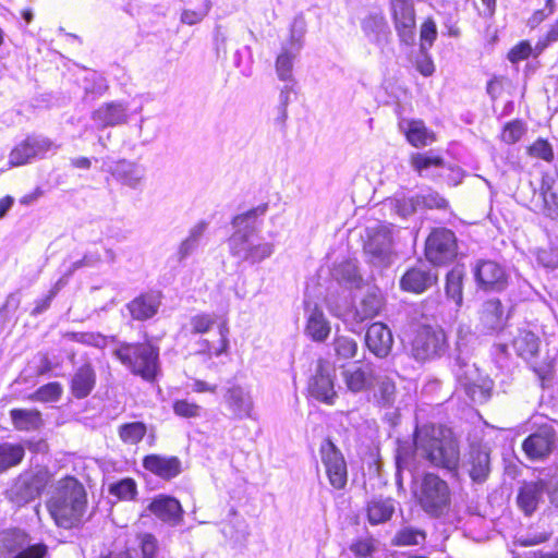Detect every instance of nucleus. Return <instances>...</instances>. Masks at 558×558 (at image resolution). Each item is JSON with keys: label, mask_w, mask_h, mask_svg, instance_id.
Wrapping results in <instances>:
<instances>
[{"label": "nucleus", "mask_w": 558, "mask_h": 558, "mask_svg": "<svg viewBox=\"0 0 558 558\" xmlns=\"http://www.w3.org/2000/svg\"><path fill=\"white\" fill-rule=\"evenodd\" d=\"M457 239L452 231L438 228L426 240L425 255L434 265H442L457 256Z\"/></svg>", "instance_id": "nucleus-10"}, {"label": "nucleus", "mask_w": 558, "mask_h": 558, "mask_svg": "<svg viewBox=\"0 0 558 558\" xmlns=\"http://www.w3.org/2000/svg\"><path fill=\"white\" fill-rule=\"evenodd\" d=\"M480 319L484 328L488 331H495L501 328L504 318L500 301L497 299L486 301L482 306Z\"/></svg>", "instance_id": "nucleus-35"}, {"label": "nucleus", "mask_w": 558, "mask_h": 558, "mask_svg": "<svg viewBox=\"0 0 558 558\" xmlns=\"http://www.w3.org/2000/svg\"><path fill=\"white\" fill-rule=\"evenodd\" d=\"M62 392V387L58 383H49L41 386L33 396L34 400L41 402H50L59 399Z\"/></svg>", "instance_id": "nucleus-53"}, {"label": "nucleus", "mask_w": 558, "mask_h": 558, "mask_svg": "<svg viewBox=\"0 0 558 558\" xmlns=\"http://www.w3.org/2000/svg\"><path fill=\"white\" fill-rule=\"evenodd\" d=\"M114 355L132 373L146 380H153L157 375L158 350L149 343H123Z\"/></svg>", "instance_id": "nucleus-5"}, {"label": "nucleus", "mask_w": 558, "mask_h": 558, "mask_svg": "<svg viewBox=\"0 0 558 558\" xmlns=\"http://www.w3.org/2000/svg\"><path fill=\"white\" fill-rule=\"evenodd\" d=\"M305 336L314 342H325L331 332V325L324 311L317 304L305 303Z\"/></svg>", "instance_id": "nucleus-16"}, {"label": "nucleus", "mask_w": 558, "mask_h": 558, "mask_svg": "<svg viewBox=\"0 0 558 558\" xmlns=\"http://www.w3.org/2000/svg\"><path fill=\"white\" fill-rule=\"evenodd\" d=\"M361 27L369 43L378 47H384L388 43L390 28L381 13H372L365 16Z\"/></svg>", "instance_id": "nucleus-23"}, {"label": "nucleus", "mask_w": 558, "mask_h": 558, "mask_svg": "<svg viewBox=\"0 0 558 558\" xmlns=\"http://www.w3.org/2000/svg\"><path fill=\"white\" fill-rule=\"evenodd\" d=\"M437 177L442 178L449 185L454 186L462 181L464 173L459 167H453L445 162L444 168L437 172Z\"/></svg>", "instance_id": "nucleus-59"}, {"label": "nucleus", "mask_w": 558, "mask_h": 558, "mask_svg": "<svg viewBox=\"0 0 558 558\" xmlns=\"http://www.w3.org/2000/svg\"><path fill=\"white\" fill-rule=\"evenodd\" d=\"M515 353L524 360L533 359L539 350V339L531 330L519 329L511 341Z\"/></svg>", "instance_id": "nucleus-32"}, {"label": "nucleus", "mask_w": 558, "mask_h": 558, "mask_svg": "<svg viewBox=\"0 0 558 558\" xmlns=\"http://www.w3.org/2000/svg\"><path fill=\"white\" fill-rule=\"evenodd\" d=\"M5 546L10 551H17L13 558H44L47 553L46 545L41 543L31 545L27 535L22 531L8 534Z\"/></svg>", "instance_id": "nucleus-20"}, {"label": "nucleus", "mask_w": 558, "mask_h": 558, "mask_svg": "<svg viewBox=\"0 0 558 558\" xmlns=\"http://www.w3.org/2000/svg\"><path fill=\"white\" fill-rule=\"evenodd\" d=\"M82 86L84 89L85 99L95 100L102 96L107 89V80L98 72L86 70L83 77Z\"/></svg>", "instance_id": "nucleus-38"}, {"label": "nucleus", "mask_w": 558, "mask_h": 558, "mask_svg": "<svg viewBox=\"0 0 558 558\" xmlns=\"http://www.w3.org/2000/svg\"><path fill=\"white\" fill-rule=\"evenodd\" d=\"M113 175L124 185L136 189L144 180L145 170L136 163L122 160L116 165Z\"/></svg>", "instance_id": "nucleus-34"}, {"label": "nucleus", "mask_w": 558, "mask_h": 558, "mask_svg": "<svg viewBox=\"0 0 558 558\" xmlns=\"http://www.w3.org/2000/svg\"><path fill=\"white\" fill-rule=\"evenodd\" d=\"M446 350V336L442 329L432 326L420 327L412 340V354L418 361L439 356Z\"/></svg>", "instance_id": "nucleus-9"}, {"label": "nucleus", "mask_w": 558, "mask_h": 558, "mask_svg": "<svg viewBox=\"0 0 558 558\" xmlns=\"http://www.w3.org/2000/svg\"><path fill=\"white\" fill-rule=\"evenodd\" d=\"M400 130L404 133L407 140H430L425 124L421 120H401L399 122Z\"/></svg>", "instance_id": "nucleus-45"}, {"label": "nucleus", "mask_w": 558, "mask_h": 558, "mask_svg": "<svg viewBox=\"0 0 558 558\" xmlns=\"http://www.w3.org/2000/svg\"><path fill=\"white\" fill-rule=\"evenodd\" d=\"M86 493L74 477L58 481L47 507L58 526L71 529L81 523L86 510Z\"/></svg>", "instance_id": "nucleus-3"}, {"label": "nucleus", "mask_w": 558, "mask_h": 558, "mask_svg": "<svg viewBox=\"0 0 558 558\" xmlns=\"http://www.w3.org/2000/svg\"><path fill=\"white\" fill-rule=\"evenodd\" d=\"M437 38V25L432 17H427L420 28V52H426Z\"/></svg>", "instance_id": "nucleus-47"}, {"label": "nucleus", "mask_w": 558, "mask_h": 558, "mask_svg": "<svg viewBox=\"0 0 558 558\" xmlns=\"http://www.w3.org/2000/svg\"><path fill=\"white\" fill-rule=\"evenodd\" d=\"M469 474L475 482L486 480L490 471L489 449L486 446H471L469 452Z\"/></svg>", "instance_id": "nucleus-28"}, {"label": "nucleus", "mask_w": 558, "mask_h": 558, "mask_svg": "<svg viewBox=\"0 0 558 558\" xmlns=\"http://www.w3.org/2000/svg\"><path fill=\"white\" fill-rule=\"evenodd\" d=\"M350 550L357 558H369L376 550L375 541L371 537L356 539L350 545Z\"/></svg>", "instance_id": "nucleus-54"}, {"label": "nucleus", "mask_w": 558, "mask_h": 558, "mask_svg": "<svg viewBox=\"0 0 558 558\" xmlns=\"http://www.w3.org/2000/svg\"><path fill=\"white\" fill-rule=\"evenodd\" d=\"M146 434V426L141 422L124 424L119 429L120 438L124 442L137 444Z\"/></svg>", "instance_id": "nucleus-49"}, {"label": "nucleus", "mask_w": 558, "mask_h": 558, "mask_svg": "<svg viewBox=\"0 0 558 558\" xmlns=\"http://www.w3.org/2000/svg\"><path fill=\"white\" fill-rule=\"evenodd\" d=\"M129 108L122 101H110L93 112V120L99 126H114L126 122Z\"/></svg>", "instance_id": "nucleus-22"}, {"label": "nucleus", "mask_w": 558, "mask_h": 558, "mask_svg": "<svg viewBox=\"0 0 558 558\" xmlns=\"http://www.w3.org/2000/svg\"><path fill=\"white\" fill-rule=\"evenodd\" d=\"M209 0H205L198 10H184L181 15V22L187 25L199 23L209 12Z\"/></svg>", "instance_id": "nucleus-56"}, {"label": "nucleus", "mask_w": 558, "mask_h": 558, "mask_svg": "<svg viewBox=\"0 0 558 558\" xmlns=\"http://www.w3.org/2000/svg\"><path fill=\"white\" fill-rule=\"evenodd\" d=\"M365 343L377 357H386L392 349V333L385 324L374 323L367 328Z\"/></svg>", "instance_id": "nucleus-18"}, {"label": "nucleus", "mask_w": 558, "mask_h": 558, "mask_svg": "<svg viewBox=\"0 0 558 558\" xmlns=\"http://www.w3.org/2000/svg\"><path fill=\"white\" fill-rule=\"evenodd\" d=\"M545 490V484L539 482L525 483L518 495V505L525 512L531 514L537 508L543 493Z\"/></svg>", "instance_id": "nucleus-33"}, {"label": "nucleus", "mask_w": 558, "mask_h": 558, "mask_svg": "<svg viewBox=\"0 0 558 558\" xmlns=\"http://www.w3.org/2000/svg\"><path fill=\"white\" fill-rule=\"evenodd\" d=\"M415 450L432 465L456 472L460 449L453 433L441 426L423 425L414 434Z\"/></svg>", "instance_id": "nucleus-2"}, {"label": "nucleus", "mask_w": 558, "mask_h": 558, "mask_svg": "<svg viewBox=\"0 0 558 558\" xmlns=\"http://www.w3.org/2000/svg\"><path fill=\"white\" fill-rule=\"evenodd\" d=\"M143 466L165 480L173 478L181 472V462L177 457L149 454L144 458Z\"/></svg>", "instance_id": "nucleus-25"}, {"label": "nucleus", "mask_w": 558, "mask_h": 558, "mask_svg": "<svg viewBox=\"0 0 558 558\" xmlns=\"http://www.w3.org/2000/svg\"><path fill=\"white\" fill-rule=\"evenodd\" d=\"M536 259L542 266L556 269L558 268V250L557 248H539L536 252Z\"/></svg>", "instance_id": "nucleus-57"}, {"label": "nucleus", "mask_w": 558, "mask_h": 558, "mask_svg": "<svg viewBox=\"0 0 558 558\" xmlns=\"http://www.w3.org/2000/svg\"><path fill=\"white\" fill-rule=\"evenodd\" d=\"M556 433L553 426L544 425L530 435L522 444V449L531 460H544L555 448Z\"/></svg>", "instance_id": "nucleus-15"}, {"label": "nucleus", "mask_w": 558, "mask_h": 558, "mask_svg": "<svg viewBox=\"0 0 558 558\" xmlns=\"http://www.w3.org/2000/svg\"><path fill=\"white\" fill-rule=\"evenodd\" d=\"M74 340L81 343L94 345V347H105L106 338L100 333L95 332H81L74 335Z\"/></svg>", "instance_id": "nucleus-63"}, {"label": "nucleus", "mask_w": 558, "mask_h": 558, "mask_svg": "<svg viewBox=\"0 0 558 558\" xmlns=\"http://www.w3.org/2000/svg\"><path fill=\"white\" fill-rule=\"evenodd\" d=\"M524 132V124L519 120H514L505 126L501 140H521Z\"/></svg>", "instance_id": "nucleus-62"}, {"label": "nucleus", "mask_w": 558, "mask_h": 558, "mask_svg": "<svg viewBox=\"0 0 558 558\" xmlns=\"http://www.w3.org/2000/svg\"><path fill=\"white\" fill-rule=\"evenodd\" d=\"M425 539V533L422 530L413 527H404L399 531L395 537V542L400 546L418 545Z\"/></svg>", "instance_id": "nucleus-51"}, {"label": "nucleus", "mask_w": 558, "mask_h": 558, "mask_svg": "<svg viewBox=\"0 0 558 558\" xmlns=\"http://www.w3.org/2000/svg\"><path fill=\"white\" fill-rule=\"evenodd\" d=\"M416 69L424 76H430L435 71L432 58L426 52H421L416 59Z\"/></svg>", "instance_id": "nucleus-64"}, {"label": "nucleus", "mask_w": 558, "mask_h": 558, "mask_svg": "<svg viewBox=\"0 0 558 558\" xmlns=\"http://www.w3.org/2000/svg\"><path fill=\"white\" fill-rule=\"evenodd\" d=\"M375 397L381 407H391L396 400L395 383L388 378L379 381Z\"/></svg>", "instance_id": "nucleus-50"}, {"label": "nucleus", "mask_w": 558, "mask_h": 558, "mask_svg": "<svg viewBox=\"0 0 558 558\" xmlns=\"http://www.w3.org/2000/svg\"><path fill=\"white\" fill-rule=\"evenodd\" d=\"M454 374L459 385L474 402L483 403L489 399L493 381L481 374L474 363L462 359H456Z\"/></svg>", "instance_id": "nucleus-6"}, {"label": "nucleus", "mask_w": 558, "mask_h": 558, "mask_svg": "<svg viewBox=\"0 0 558 558\" xmlns=\"http://www.w3.org/2000/svg\"><path fill=\"white\" fill-rule=\"evenodd\" d=\"M25 450L22 445L0 444V472L17 465L24 458Z\"/></svg>", "instance_id": "nucleus-40"}, {"label": "nucleus", "mask_w": 558, "mask_h": 558, "mask_svg": "<svg viewBox=\"0 0 558 558\" xmlns=\"http://www.w3.org/2000/svg\"><path fill=\"white\" fill-rule=\"evenodd\" d=\"M299 52L300 51H294V49L289 48L288 46L281 47V51L278 54L275 64L276 73L280 81L284 83H294L293 64Z\"/></svg>", "instance_id": "nucleus-37"}, {"label": "nucleus", "mask_w": 558, "mask_h": 558, "mask_svg": "<svg viewBox=\"0 0 558 558\" xmlns=\"http://www.w3.org/2000/svg\"><path fill=\"white\" fill-rule=\"evenodd\" d=\"M464 272L462 268L454 267L447 275L446 293L457 305L462 303V280Z\"/></svg>", "instance_id": "nucleus-44"}, {"label": "nucleus", "mask_w": 558, "mask_h": 558, "mask_svg": "<svg viewBox=\"0 0 558 558\" xmlns=\"http://www.w3.org/2000/svg\"><path fill=\"white\" fill-rule=\"evenodd\" d=\"M161 304V293L150 291L143 293L131 301L128 308L136 320H146L155 316Z\"/></svg>", "instance_id": "nucleus-24"}, {"label": "nucleus", "mask_w": 558, "mask_h": 558, "mask_svg": "<svg viewBox=\"0 0 558 558\" xmlns=\"http://www.w3.org/2000/svg\"><path fill=\"white\" fill-rule=\"evenodd\" d=\"M529 154L532 157L543 159L545 161H551L554 157L553 148L548 142H533L527 148Z\"/></svg>", "instance_id": "nucleus-60"}, {"label": "nucleus", "mask_w": 558, "mask_h": 558, "mask_svg": "<svg viewBox=\"0 0 558 558\" xmlns=\"http://www.w3.org/2000/svg\"><path fill=\"white\" fill-rule=\"evenodd\" d=\"M395 512V504L390 498H376L367 506V517L371 524H379L389 520Z\"/></svg>", "instance_id": "nucleus-39"}, {"label": "nucleus", "mask_w": 558, "mask_h": 558, "mask_svg": "<svg viewBox=\"0 0 558 558\" xmlns=\"http://www.w3.org/2000/svg\"><path fill=\"white\" fill-rule=\"evenodd\" d=\"M364 250L372 264L376 266L389 265L393 255V228L384 223L368 227Z\"/></svg>", "instance_id": "nucleus-7"}, {"label": "nucleus", "mask_w": 558, "mask_h": 558, "mask_svg": "<svg viewBox=\"0 0 558 558\" xmlns=\"http://www.w3.org/2000/svg\"><path fill=\"white\" fill-rule=\"evenodd\" d=\"M142 558H155L158 550V543L154 535L144 533L138 535Z\"/></svg>", "instance_id": "nucleus-55"}, {"label": "nucleus", "mask_w": 558, "mask_h": 558, "mask_svg": "<svg viewBox=\"0 0 558 558\" xmlns=\"http://www.w3.org/2000/svg\"><path fill=\"white\" fill-rule=\"evenodd\" d=\"M384 306V298L378 290L372 289L361 300L355 308L353 319L357 323L378 315Z\"/></svg>", "instance_id": "nucleus-31"}, {"label": "nucleus", "mask_w": 558, "mask_h": 558, "mask_svg": "<svg viewBox=\"0 0 558 558\" xmlns=\"http://www.w3.org/2000/svg\"><path fill=\"white\" fill-rule=\"evenodd\" d=\"M342 378L347 388L352 392H360L367 387L366 372L357 366H351L342 372Z\"/></svg>", "instance_id": "nucleus-43"}, {"label": "nucleus", "mask_w": 558, "mask_h": 558, "mask_svg": "<svg viewBox=\"0 0 558 558\" xmlns=\"http://www.w3.org/2000/svg\"><path fill=\"white\" fill-rule=\"evenodd\" d=\"M223 402L236 420H256L255 402L252 392L240 385L229 387L223 395Z\"/></svg>", "instance_id": "nucleus-14"}, {"label": "nucleus", "mask_w": 558, "mask_h": 558, "mask_svg": "<svg viewBox=\"0 0 558 558\" xmlns=\"http://www.w3.org/2000/svg\"><path fill=\"white\" fill-rule=\"evenodd\" d=\"M215 323V315L205 313L194 315L190 319L191 331L193 333H205L211 329Z\"/></svg>", "instance_id": "nucleus-52"}, {"label": "nucleus", "mask_w": 558, "mask_h": 558, "mask_svg": "<svg viewBox=\"0 0 558 558\" xmlns=\"http://www.w3.org/2000/svg\"><path fill=\"white\" fill-rule=\"evenodd\" d=\"M332 348L338 361H347L355 357L359 345L351 337L336 335L332 341Z\"/></svg>", "instance_id": "nucleus-42"}, {"label": "nucleus", "mask_w": 558, "mask_h": 558, "mask_svg": "<svg viewBox=\"0 0 558 558\" xmlns=\"http://www.w3.org/2000/svg\"><path fill=\"white\" fill-rule=\"evenodd\" d=\"M474 277L485 290H502L507 283L504 268L493 260H480L474 267Z\"/></svg>", "instance_id": "nucleus-17"}, {"label": "nucleus", "mask_w": 558, "mask_h": 558, "mask_svg": "<svg viewBox=\"0 0 558 558\" xmlns=\"http://www.w3.org/2000/svg\"><path fill=\"white\" fill-rule=\"evenodd\" d=\"M541 211L550 219L558 218V175L546 173L542 178Z\"/></svg>", "instance_id": "nucleus-26"}, {"label": "nucleus", "mask_w": 558, "mask_h": 558, "mask_svg": "<svg viewBox=\"0 0 558 558\" xmlns=\"http://www.w3.org/2000/svg\"><path fill=\"white\" fill-rule=\"evenodd\" d=\"M335 377L333 367L327 361L319 360L316 373L308 384L310 395L323 403L333 404L337 399Z\"/></svg>", "instance_id": "nucleus-13"}, {"label": "nucleus", "mask_w": 558, "mask_h": 558, "mask_svg": "<svg viewBox=\"0 0 558 558\" xmlns=\"http://www.w3.org/2000/svg\"><path fill=\"white\" fill-rule=\"evenodd\" d=\"M395 29L400 41L407 46L415 43L416 17L413 0H390Z\"/></svg>", "instance_id": "nucleus-11"}, {"label": "nucleus", "mask_w": 558, "mask_h": 558, "mask_svg": "<svg viewBox=\"0 0 558 558\" xmlns=\"http://www.w3.org/2000/svg\"><path fill=\"white\" fill-rule=\"evenodd\" d=\"M413 493L421 509L430 517H441L450 508L449 485L434 473H426L417 483Z\"/></svg>", "instance_id": "nucleus-4"}, {"label": "nucleus", "mask_w": 558, "mask_h": 558, "mask_svg": "<svg viewBox=\"0 0 558 558\" xmlns=\"http://www.w3.org/2000/svg\"><path fill=\"white\" fill-rule=\"evenodd\" d=\"M148 510L159 520L178 525L183 518V509L179 500L173 497L159 495L151 500Z\"/></svg>", "instance_id": "nucleus-19"}, {"label": "nucleus", "mask_w": 558, "mask_h": 558, "mask_svg": "<svg viewBox=\"0 0 558 558\" xmlns=\"http://www.w3.org/2000/svg\"><path fill=\"white\" fill-rule=\"evenodd\" d=\"M173 411L182 417H197L201 414V407L186 400H178L173 403Z\"/></svg>", "instance_id": "nucleus-58"}, {"label": "nucleus", "mask_w": 558, "mask_h": 558, "mask_svg": "<svg viewBox=\"0 0 558 558\" xmlns=\"http://www.w3.org/2000/svg\"><path fill=\"white\" fill-rule=\"evenodd\" d=\"M266 205L258 206L233 218L235 229L229 239V248L233 257L251 265L262 263L275 252V244L266 241L256 232V218L266 213Z\"/></svg>", "instance_id": "nucleus-1"}, {"label": "nucleus", "mask_w": 558, "mask_h": 558, "mask_svg": "<svg viewBox=\"0 0 558 558\" xmlns=\"http://www.w3.org/2000/svg\"><path fill=\"white\" fill-rule=\"evenodd\" d=\"M444 158L433 150L411 156L412 167L422 177H437V172L444 168Z\"/></svg>", "instance_id": "nucleus-30"}, {"label": "nucleus", "mask_w": 558, "mask_h": 558, "mask_svg": "<svg viewBox=\"0 0 558 558\" xmlns=\"http://www.w3.org/2000/svg\"><path fill=\"white\" fill-rule=\"evenodd\" d=\"M96 384V374L90 364L80 366L72 376L71 392L77 399L87 397Z\"/></svg>", "instance_id": "nucleus-29"}, {"label": "nucleus", "mask_w": 558, "mask_h": 558, "mask_svg": "<svg viewBox=\"0 0 558 558\" xmlns=\"http://www.w3.org/2000/svg\"><path fill=\"white\" fill-rule=\"evenodd\" d=\"M332 276L338 282L350 286H357L361 280L356 262L352 259L343 260L336 265Z\"/></svg>", "instance_id": "nucleus-41"}, {"label": "nucleus", "mask_w": 558, "mask_h": 558, "mask_svg": "<svg viewBox=\"0 0 558 558\" xmlns=\"http://www.w3.org/2000/svg\"><path fill=\"white\" fill-rule=\"evenodd\" d=\"M532 47L529 41H521L515 45L508 53V59L512 63H518L530 57Z\"/></svg>", "instance_id": "nucleus-61"}, {"label": "nucleus", "mask_w": 558, "mask_h": 558, "mask_svg": "<svg viewBox=\"0 0 558 558\" xmlns=\"http://www.w3.org/2000/svg\"><path fill=\"white\" fill-rule=\"evenodd\" d=\"M306 32V23L303 16H296L290 27V38L289 41L283 44L282 46H288L289 48L294 49V51H300L303 46V37Z\"/></svg>", "instance_id": "nucleus-48"}, {"label": "nucleus", "mask_w": 558, "mask_h": 558, "mask_svg": "<svg viewBox=\"0 0 558 558\" xmlns=\"http://www.w3.org/2000/svg\"><path fill=\"white\" fill-rule=\"evenodd\" d=\"M10 416L13 426L19 430H35L43 425L41 414L37 410L13 409Z\"/></svg>", "instance_id": "nucleus-36"}, {"label": "nucleus", "mask_w": 558, "mask_h": 558, "mask_svg": "<svg viewBox=\"0 0 558 558\" xmlns=\"http://www.w3.org/2000/svg\"><path fill=\"white\" fill-rule=\"evenodd\" d=\"M50 148V142H19L10 153L9 162L15 167L25 165L44 157Z\"/></svg>", "instance_id": "nucleus-21"}, {"label": "nucleus", "mask_w": 558, "mask_h": 558, "mask_svg": "<svg viewBox=\"0 0 558 558\" xmlns=\"http://www.w3.org/2000/svg\"><path fill=\"white\" fill-rule=\"evenodd\" d=\"M51 477V473L46 468L21 474L9 492L11 500L23 505L35 499L46 488Z\"/></svg>", "instance_id": "nucleus-8"}, {"label": "nucleus", "mask_w": 558, "mask_h": 558, "mask_svg": "<svg viewBox=\"0 0 558 558\" xmlns=\"http://www.w3.org/2000/svg\"><path fill=\"white\" fill-rule=\"evenodd\" d=\"M109 493L119 500H132L137 494V486L134 480L128 477L111 484Z\"/></svg>", "instance_id": "nucleus-46"}, {"label": "nucleus", "mask_w": 558, "mask_h": 558, "mask_svg": "<svg viewBox=\"0 0 558 558\" xmlns=\"http://www.w3.org/2000/svg\"><path fill=\"white\" fill-rule=\"evenodd\" d=\"M437 280V275L424 267L408 270L401 278V288L409 292L421 293L432 287Z\"/></svg>", "instance_id": "nucleus-27"}, {"label": "nucleus", "mask_w": 558, "mask_h": 558, "mask_svg": "<svg viewBox=\"0 0 558 558\" xmlns=\"http://www.w3.org/2000/svg\"><path fill=\"white\" fill-rule=\"evenodd\" d=\"M320 456L330 485L342 489L348 482V469L341 451L331 440L326 439L320 446Z\"/></svg>", "instance_id": "nucleus-12"}]
</instances>
